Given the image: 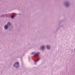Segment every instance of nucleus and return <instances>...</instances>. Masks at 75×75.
<instances>
[{
	"instance_id": "obj_1",
	"label": "nucleus",
	"mask_w": 75,
	"mask_h": 75,
	"mask_svg": "<svg viewBox=\"0 0 75 75\" xmlns=\"http://www.w3.org/2000/svg\"><path fill=\"white\" fill-rule=\"evenodd\" d=\"M10 25H11V24L10 23L8 22L7 24V25H6L5 26V29L6 30H7V28H8V26H10Z\"/></svg>"
},
{
	"instance_id": "obj_2",
	"label": "nucleus",
	"mask_w": 75,
	"mask_h": 75,
	"mask_svg": "<svg viewBox=\"0 0 75 75\" xmlns=\"http://www.w3.org/2000/svg\"><path fill=\"white\" fill-rule=\"evenodd\" d=\"M18 65H19V63H18V62H16L13 65V67H16L18 66Z\"/></svg>"
},
{
	"instance_id": "obj_3",
	"label": "nucleus",
	"mask_w": 75,
	"mask_h": 75,
	"mask_svg": "<svg viewBox=\"0 0 75 75\" xmlns=\"http://www.w3.org/2000/svg\"><path fill=\"white\" fill-rule=\"evenodd\" d=\"M45 48V46H42L41 49L42 50H44V49Z\"/></svg>"
},
{
	"instance_id": "obj_4",
	"label": "nucleus",
	"mask_w": 75,
	"mask_h": 75,
	"mask_svg": "<svg viewBox=\"0 0 75 75\" xmlns=\"http://www.w3.org/2000/svg\"><path fill=\"white\" fill-rule=\"evenodd\" d=\"M38 53H37L35 54V57H38Z\"/></svg>"
},
{
	"instance_id": "obj_5",
	"label": "nucleus",
	"mask_w": 75,
	"mask_h": 75,
	"mask_svg": "<svg viewBox=\"0 0 75 75\" xmlns=\"http://www.w3.org/2000/svg\"><path fill=\"white\" fill-rule=\"evenodd\" d=\"M47 49H50V46L47 45Z\"/></svg>"
},
{
	"instance_id": "obj_6",
	"label": "nucleus",
	"mask_w": 75,
	"mask_h": 75,
	"mask_svg": "<svg viewBox=\"0 0 75 75\" xmlns=\"http://www.w3.org/2000/svg\"><path fill=\"white\" fill-rule=\"evenodd\" d=\"M14 16L13 15H12L11 16V18H14Z\"/></svg>"
},
{
	"instance_id": "obj_7",
	"label": "nucleus",
	"mask_w": 75,
	"mask_h": 75,
	"mask_svg": "<svg viewBox=\"0 0 75 75\" xmlns=\"http://www.w3.org/2000/svg\"><path fill=\"white\" fill-rule=\"evenodd\" d=\"M4 15H2V16H1V17H4Z\"/></svg>"
},
{
	"instance_id": "obj_8",
	"label": "nucleus",
	"mask_w": 75,
	"mask_h": 75,
	"mask_svg": "<svg viewBox=\"0 0 75 75\" xmlns=\"http://www.w3.org/2000/svg\"><path fill=\"white\" fill-rule=\"evenodd\" d=\"M35 54V52H33L32 53V54H33H33Z\"/></svg>"
},
{
	"instance_id": "obj_9",
	"label": "nucleus",
	"mask_w": 75,
	"mask_h": 75,
	"mask_svg": "<svg viewBox=\"0 0 75 75\" xmlns=\"http://www.w3.org/2000/svg\"><path fill=\"white\" fill-rule=\"evenodd\" d=\"M38 62V60H37L36 61V62Z\"/></svg>"
},
{
	"instance_id": "obj_10",
	"label": "nucleus",
	"mask_w": 75,
	"mask_h": 75,
	"mask_svg": "<svg viewBox=\"0 0 75 75\" xmlns=\"http://www.w3.org/2000/svg\"><path fill=\"white\" fill-rule=\"evenodd\" d=\"M38 54H39V53H38Z\"/></svg>"
}]
</instances>
